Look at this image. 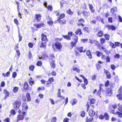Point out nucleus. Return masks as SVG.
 Here are the masks:
<instances>
[{
	"mask_svg": "<svg viewBox=\"0 0 122 122\" xmlns=\"http://www.w3.org/2000/svg\"><path fill=\"white\" fill-rule=\"evenodd\" d=\"M62 36L65 39L68 40H70L71 39V38L67 35H62Z\"/></svg>",
	"mask_w": 122,
	"mask_h": 122,
	"instance_id": "nucleus-32",
	"label": "nucleus"
},
{
	"mask_svg": "<svg viewBox=\"0 0 122 122\" xmlns=\"http://www.w3.org/2000/svg\"><path fill=\"white\" fill-rule=\"evenodd\" d=\"M112 90L110 88L108 89L106 92V95L107 96H111L112 95Z\"/></svg>",
	"mask_w": 122,
	"mask_h": 122,
	"instance_id": "nucleus-4",
	"label": "nucleus"
},
{
	"mask_svg": "<svg viewBox=\"0 0 122 122\" xmlns=\"http://www.w3.org/2000/svg\"><path fill=\"white\" fill-rule=\"evenodd\" d=\"M105 41V39L103 38H101L100 39V42L101 44H103Z\"/></svg>",
	"mask_w": 122,
	"mask_h": 122,
	"instance_id": "nucleus-45",
	"label": "nucleus"
},
{
	"mask_svg": "<svg viewBox=\"0 0 122 122\" xmlns=\"http://www.w3.org/2000/svg\"><path fill=\"white\" fill-rule=\"evenodd\" d=\"M89 8L91 10V12L93 13L94 12L95 10L93 9V7L92 4H88Z\"/></svg>",
	"mask_w": 122,
	"mask_h": 122,
	"instance_id": "nucleus-16",
	"label": "nucleus"
},
{
	"mask_svg": "<svg viewBox=\"0 0 122 122\" xmlns=\"http://www.w3.org/2000/svg\"><path fill=\"white\" fill-rule=\"evenodd\" d=\"M41 40L42 41L47 42L48 39H47L46 35L42 34L41 35Z\"/></svg>",
	"mask_w": 122,
	"mask_h": 122,
	"instance_id": "nucleus-6",
	"label": "nucleus"
},
{
	"mask_svg": "<svg viewBox=\"0 0 122 122\" xmlns=\"http://www.w3.org/2000/svg\"><path fill=\"white\" fill-rule=\"evenodd\" d=\"M55 13H56V15L57 16H59L60 15V13L57 11H54Z\"/></svg>",
	"mask_w": 122,
	"mask_h": 122,
	"instance_id": "nucleus-62",
	"label": "nucleus"
},
{
	"mask_svg": "<svg viewBox=\"0 0 122 122\" xmlns=\"http://www.w3.org/2000/svg\"><path fill=\"white\" fill-rule=\"evenodd\" d=\"M109 84V81L108 80H107L105 82V86H108Z\"/></svg>",
	"mask_w": 122,
	"mask_h": 122,
	"instance_id": "nucleus-63",
	"label": "nucleus"
},
{
	"mask_svg": "<svg viewBox=\"0 0 122 122\" xmlns=\"http://www.w3.org/2000/svg\"><path fill=\"white\" fill-rule=\"evenodd\" d=\"M26 96L27 98V100L30 101L31 100V98L30 93L27 92L26 94Z\"/></svg>",
	"mask_w": 122,
	"mask_h": 122,
	"instance_id": "nucleus-31",
	"label": "nucleus"
},
{
	"mask_svg": "<svg viewBox=\"0 0 122 122\" xmlns=\"http://www.w3.org/2000/svg\"><path fill=\"white\" fill-rule=\"evenodd\" d=\"M28 57L30 59H31L32 57V55L30 51H29L28 54Z\"/></svg>",
	"mask_w": 122,
	"mask_h": 122,
	"instance_id": "nucleus-61",
	"label": "nucleus"
},
{
	"mask_svg": "<svg viewBox=\"0 0 122 122\" xmlns=\"http://www.w3.org/2000/svg\"><path fill=\"white\" fill-rule=\"evenodd\" d=\"M73 34H74L72 32L69 31L68 33V36L70 37L72 36Z\"/></svg>",
	"mask_w": 122,
	"mask_h": 122,
	"instance_id": "nucleus-58",
	"label": "nucleus"
},
{
	"mask_svg": "<svg viewBox=\"0 0 122 122\" xmlns=\"http://www.w3.org/2000/svg\"><path fill=\"white\" fill-rule=\"evenodd\" d=\"M46 42H39L38 45L40 47H42L44 48L46 46Z\"/></svg>",
	"mask_w": 122,
	"mask_h": 122,
	"instance_id": "nucleus-9",
	"label": "nucleus"
},
{
	"mask_svg": "<svg viewBox=\"0 0 122 122\" xmlns=\"http://www.w3.org/2000/svg\"><path fill=\"white\" fill-rule=\"evenodd\" d=\"M78 39V37L76 35L75 36L73 37V40L74 42H73L72 41H71V46L72 47L74 46H76V44L77 41Z\"/></svg>",
	"mask_w": 122,
	"mask_h": 122,
	"instance_id": "nucleus-3",
	"label": "nucleus"
},
{
	"mask_svg": "<svg viewBox=\"0 0 122 122\" xmlns=\"http://www.w3.org/2000/svg\"><path fill=\"white\" fill-rule=\"evenodd\" d=\"M84 80V82L85 85H87L88 84V81L87 79L85 78L83 79Z\"/></svg>",
	"mask_w": 122,
	"mask_h": 122,
	"instance_id": "nucleus-49",
	"label": "nucleus"
},
{
	"mask_svg": "<svg viewBox=\"0 0 122 122\" xmlns=\"http://www.w3.org/2000/svg\"><path fill=\"white\" fill-rule=\"evenodd\" d=\"M83 30L84 31H86L87 32L89 33L90 31V30L89 28L87 27H85L83 28Z\"/></svg>",
	"mask_w": 122,
	"mask_h": 122,
	"instance_id": "nucleus-28",
	"label": "nucleus"
},
{
	"mask_svg": "<svg viewBox=\"0 0 122 122\" xmlns=\"http://www.w3.org/2000/svg\"><path fill=\"white\" fill-rule=\"evenodd\" d=\"M111 69L114 71L116 68V67L114 65H112L111 66Z\"/></svg>",
	"mask_w": 122,
	"mask_h": 122,
	"instance_id": "nucleus-55",
	"label": "nucleus"
},
{
	"mask_svg": "<svg viewBox=\"0 0 122 122\" xmlns=\"http://www.w3.org/2000/svg\"><path fill=\"white\" fill-rule=\"evenodd\" d=\"M57 118L55 117H53L52 118V120L51 122H56Z\"/></svg>",
	"mask_w": 122,
	"mask_h": 122,
	"instance_id": "nucleus-48",
	"label": "nucleus"
},
{
	"mask_svg": "<svg viewBox=\"0 0 122 122\" xmlns=\"http://www.w3.org/2000/svg\"><path fill=\"white\" fill-rule=\"evenodd\" d=\"M67 14L71 15H72L73 14V12L71 11V10L70 9H69L68 10H67Z\"/></svg>",
	"mask_w": 122,
	"mask_h": 122,
	"instance_id": "nucleus-39",
	"label": "nucleus"
},
{
	"mask_svg": "<svg viewBox=\"0 0 122 122\" xmlns=\"http://www.w3.org/2000/svg\"><path fill=\"white\" fill-rule=\"evenodd\" d=\"M106 62H110V57L108 56L106 57Z\"/></svg>",
	"mask_w": 122,
	"mask_h": 122,
	"instance_id": "nucleus-44",
	"label": "nucleus"
},
{
	"mask_svg": "<svg viewBox=\"0 0 122 122\" xmlns=\"http://www.w3.org/2000/svg\"><path fill=\"white\" fill-rule=\"evenodd\" d=\"M111 12L113 14L117 11V8L116 7H114L112 8L110 10Z\"/></svg>",
	"mask_w": 122,
	"mask_h": 122,
	"instance_id": "nucleus-23",
	"label": "nucleus"
},
{
	"mask_svg": "<svg viewBox=\"0 0 122 122\" xmlns=\"http://www.w3.org/2000/svg\"><path fill=\"white\" fill-rule=\"evenodd\" d=\"M41 17V15L40 14L35 15V18L38 22L40 21Z\"/></svg>",
	"mask_w": 122,
	"mask_h": 122,
	"instance_id": "nucleus-10",
	"label": "nucleus"
},
{
	"mask_svg": "<svg viewBox=\"0 0 122 122\" xmlns=\"http://www.w3.org/2000/svg\"><path fill=\"white\" fill-rule=\"evenodd\" d=\"M77 21L78 22H81L83 23H84L85 22V20L83 18H81L80 19L78 20H77Z\"/></svg>",
	"mask_w": 122,
	"mask_h": 122,
	"instance_id": "nucleus-43",
	"label": "nucleus"
},
{
	"mask_svg": "<svg viewBox=\"0 0 122 122\" xmlns=\"http://www.w3.org/2000/svg\"><path fill=\"white\" fill-rule=\"evenodd\" d=\"M28 46L30 48H32L33 46V44L31 43H29L28 44Z\"/></svg>",
	"mask_w": 122,
	"mask_h": 122,
	"instance_id": "nucleus-59",
	"label": "nucleus"
},
{
	"mask_svg": "<svg viewBox=\"0 0 122 122\" xmlns=\"http://www.w3.org/2000/svg\"><path fill=\"white\" fill-rule=\"evenodd\" d=\"M21 103L18 101H15L14 103L13 104V108L15 109H18L20 106Z\"/></svg>",
	"mask_w": 122,
	"mask_h": 122,
	"instance_id": "nucleus-2",
	"label": "nucleus"
},
{
	"mask_svg": "<svg viewBox=\"0 0 122 122\" xmlns=\"http://www.w3.org/2000/svg\"><path fill=\"white\" fill-rule=\"evenodd\" d=\"M73 69L74 71H76L77 72L79 73L80 72V70L77 68L75 67L74 66L71 69V71H72V70Z\"/></svg>",
	"mask_w": 122,
	"mask_h": 122,
	"instance_id": "nucleus-19",
	"label": "nucleus"
},
{
	"mask_svg": "<svg viewBox=\"0 0 122 122\" xmlns=\"http://www.w3.org/2000/svg\"><path fill=\"white\" fill-rule=\"evenodd\" d=\"M89 115L91 117L93 116L95 114V112L92 110H90L89 112Z\"/></svg>",
	"mask_w": 122,
	"mask_h": 122,
	"instance_id": "nucleus-18",
	"label": "nucleus"
},
{
	"mask_svg": "<svg viewBox=\"0 0 122 122\" xmlns=\"http://www.w3.org/2000/svg\"><path fill=\"white\" fill-rule=\"evenodd\" d=\"M117 96L118 99L120 100H121L122 99V96L120 94H117Z\"/></svg>",
	"mask_w": 122,
	"mask_h": 122,
	"instance_id": "nucleus-50",
	"label": "nucleus"
},
{
	"mask_svg": "<svg viewBox=\"0 0 122 122\" xmlns=\"http://www.w3.org/2000/svg\"><path fill=\"white\" fill-rule=\"evenodd\" d=\"M34 25L37 28H40L43 26L44 24L43 23H41L39 24H34Z\"/></svg>",
	"mask_w": 122,
	"mask_h": 122,
	"instance_id": "nucleus-12",
	"label": "nucleus"
},
{
	"mask_svg": "<svg viewBox=\"0 0 122 122\" xmlns=\"http://www.w3.org/2000/svg\"><path fill=\"white\" fill-rule=\"evenodd\" d=\"M48 10H50V11H52L53 9L52 6L50 5H48L46 7Z\"/></svg>",
	"mask_w": 122,
	"mask_h": 122,
	"instance_id": "nucleus-46",
	"label": "nucleus"
},
{
	"mask_svg": "<svg viewBox=\"0 0 122 122\" xmlns=\"http://www.w3.org/2000/svg\"><path fill=\"white\" fill-rule=\"evenodd\" d=\"M57 97H58L61 98L62 99H64V97L62 96L61 95V89H59L58 90Z\"/></svg>",
	"mask_w": 122,
	"mask_h": 122,
	"instance_id": "nucleus-8",
	"label": "nucleus"
},
{
	"mask_svg": "<svg viewBox=\"0 0 122 122\" xmlns=\"http://www.w3.org/2000/svg\"><path fill=\"white\" fill-rule=\"evenodd\" d=\"M81 30L80 29H78L76 31L75 33L76 35L79 34V36H81V35L82 34Z\"/></svg>",
	"mask_w": 122,
	"mask_h": 122,
	"instance_id": "nucleus-14",
	"label": "nucleus"
},
{
	"mask_svg": "<svg viewBox=\"0 0 122 122\" xmlns=\"http://www.w3.org/2000/svg\"><path fill=\"white\" fill-rule=\"evenodd\" d=\"M120 56L119 54H116V55L114 56V57L116 58L119 59L120 58Z\"/></svg>",
	"mask_w": 122,
	"mask_h": 122,
	"instance_id": "nucleus-64",
	"label": "nucleus"
},
{
	"mask_svg": "<svg viewBox=\"0 0 122 122\" xmlns=\"http://www.w3.org/2000/svg\"><path fill=\"white\" fill-rule=\"evenodd\" d=\"M89 41L90 43L92 44H94L96 45L98 44V42L96 40L90 39Z\"/></svg>",
	"mask_w": 122,
	"mask_h": 122,
	"instance_id": "nucleus-13",
	"label": "nucleus"
},
{
	"mask_svg": "<svg viewBox=\"0 0 122 122\" xmlns=\"http://www.w3.org/2000/svg\"><path fill=\"white\" fill-rule=\"evenodd\" d=\"M77 100L75 99H74L71 100V104L73 106L76 104L77 102Z\"/></svg>",
	"mask_w": 122,
	"mask_h": 122,
	"instance_id": "nucleus-20",
	"label": "nucleus"
},
{
	"mask_svg": "<svg viewBox=\"0 0 122 122\" xmlns=\"http://www.w3.org/2000/svg\"><path fill=\"white\" fill-rule=\"evenodd\" d=\"M83 47H79L78 48V51H79L81 53L82 52H83Z\"/></svg>",
	"mask_w": 122,
	"mask_h": 122,
	"instance_id": "nucleus-42",
	"label": "nucleus"
},
{
	"mask_svg": "<svg viewBox=\"0 0 122 122\" xmlns=\"http://www.w3.org/2000/svg\"><path fill=\"white\" fill-rule=\"evenodd\" d=\"M86 114L85 112L84 111H82L81 112V116L82 117H84Z\"/></svg>",
	"mask_w": 122,
	"mask_h": 122,
	"instance_id": "nucleus-51",
	"label": "nucleus"
},
{
	"mask_svg": "<svg viewBox=\"0 0 122 122\" xmlns=\"http://www.w3.org/2000/svg\"><path fill=\"white\" fill-rule=\"evenodd\" d=\"M108 21L110 23H112V18L111 17H109L108 18Z\"/></svg>",
	"mask_w": 122,
	"mask_h": 122,
	"instance_id": "nucleus-60",
	"label": "nucleus"
},
{
	"mask_svg": "<svg viewBox=\"0 0 122 122\" xmlns=\"http://www.w3.org/2000/svg\"><path fill=\"white\" fill-rule=\"evenodd\" d=\"M95 100L94 98L92 99L90 101V103L92 104H93L95 102Z\"/></svg>",
	"mask_w": 122,
	"mask_h": 122,
	"instance_id": "nucleus-54",
	"label": "nucleus"
},
{
	"mask_svg": "<svg viewBox=\"0 0 122 122\" xmlns=\"http://www.w3.org/2000/svg\"><path fill=\"white\" fill-rule=\"evenodd\" d=\"M106 74L107 76V77L108 79H110L111 78V75L109 72L107 71L106 72Z\"/></svg>",
	"mask_w": 122,
	"mask_h": 122,
	"instance_id": "nucleus-29",
	"label": "nucleus"
},
{
	"mask_svg": "<svg viewBox=\"0 0 122 122\" xmlns=\"http://www.w3.org/2000/svg\"><path fill=\"white\" fill-rule=\"evenodd\" d=\"M117 105L118 106V110L120 112H122V104L120 105V103H118Z\"/></svg>",
	"mask_w": 122,
	"mask_h": 122,
	"instance_id": "nucleus-27",
	"label": "nucleus"
},
{
	"mask_svg": "<svg viewBox=\"0 0 122 122\" xmlns=\"http://www.w3.org/2000/svg\"><path fill=\"white\" fill-rule=\"evenodd\" d=\"M96 54L97 56L99 57L102 54V53L98 51H97L96 52Z\"/></svg>",
	"mask_w": 122,
	"mask_h": 122,
	"instance_id": "nucleus-41",
	"label": "nucleus"
},
{
	"mask_svg": "<svg viewBox=\"0 0 122 122\" xmlns=\"http://www.w3.org/2000/svg\"><path fill=\"white\" fill-rule=\"evenodd\" d=\"M106 27L109 30L111 29L112 30H115L116 29L115 27L113 25H106Z\"/></svg>",
	"mask_w": 122,
	"mask_h": 122,
	"instance_id": "nucleus-7",
	"label": "nucleus"
},
{
	"mask_svg": "<svg viewBox=\"0 0 122 122\" xmlns=\"http://www.w3.org/2000/svg\"><path fill=\"white\" fill-rule=\"evenodd\" d=\"M104 37L108 41L109 40L110 36L109 34H104Z\"/></svg>",
	"mask_w": 122,
	"mask_h": 122,
	"instance_id": "nucleus-34",
	"label": "nucleus"
},
{
	"mask_svg": "<svg viewBox=\"0 0 122 122\" xmlns=\"http://www.w3.org/2000/svg\"><path fill=\"white\" fill-rule=\"evenodd\" d=\"M17 76V73L16 72H14L12 75V77L14 78H15Z\"/></svg>",
	"mask_w": 122,
	"mask_h": 122,
	"instance_id": "nucleus-56",
	"label": "nucleus"
},
{
	"mask_svg": "<svg viewBox=\"0 0 122 122\" xmlns=\"http://www.w3.org/2000/svg\"><path fill=\"white\" fill-rule=\"evenodd\" d=\"M104 117H105V119L107 120H108L109 119V117L108 113L107 112H105L104 113Z\"/></svg>",
	"mask_w": 122,
	"mask_h": 122,
	"instance_id": "nucleus-26",
	"label": "nucleus"
},
{
	"mask_svg": "<svg viewBox=\"0 0 122 122\" xmlns=\"http://www.w3.org/2000/svg\"><path fill=\"white\" fill-rule=\"evenodd\" d=\"M28 106L26 105L23 106L22 112H25L28 109Z\"/></svg>",
	"mask_w": 122,
	"mask_h": 122,
	"instance_id": "nucleus-25",
	"label": "nucleus"
},
{
	"mask_svg": "<svg viewBox=\"0 0 122 122\" xmlns=\"http://www.w3.org/2000/svg\"><path fill=\"white\" fill-rule=\"evenodd\" d=\"M29 83L31 86L34 84V82L31 78H30V79L29 81Z\"/></svg>",
	"mask_w": 122,
	"mask_h": 122,
	"instance_id": "nucleus-30",
	"label": "nucleus"
},
{
	"mask_svg": "<svg viewBox=\"0 0 122 122\" xmlns=\"http://www.w3.org/2000/svg\"><path fill=\"white\" fill-rule=\"evenodd\" d=\"M86 55L90 59H91L92 58L91 53L90 51L89 50L87 51Z\"/></svg>",
	"mask_w": 122,
	"mask_h": 122,
	"instance_id": "nucleus-17",
	"label": "nucleus"
},
{
	"mask_svg": "<svg viewBox=\"0 0 122 122\" xmlns=\"http://www.w3.org/2000/svg\"><path fill=\"white\" fill-rule=\"evenodd\" d=\"M18 112L19 115L17 116V119L18 120H23L25 116L26 112H23L22 113L20 109H19Z\"/></svg>",
	"mask_w": 122,
	"mask_h": 122,
	"instance_id": "nucleus-1",
	"label": "nucleus"
},
{
	"mask_svg": "<svg viewBox=\"0 0 122 122\" xmlns=\"http://www.w3.org/2000/svg\"><path fill=\"white\" fill-rule=\"evenodd\" d=\"M54 62L53 61H52L51 64V67L54 68L55 67V64L54 63Z\"/></svg>",
	"mask_w": 122,
	"mask_h": 122,
	"instance_id": "nucleus-38",
	"label": "nucleus"
},
{
	"mask_svg": "<svg viewBox=\"0 0 122 122\" xmlns=\"http://www.w3.org/2000/svg\"><path fill=\"white\" fill-rule=\"evenodd\" d=\"M34 67L33 65H31L29 67V69L31 71H33L34 69Z\"/></svg>",
	"mask_w": 122,
	"mask_h": 122,
	"instance_id": "nucleus-52",
	"label": "nucleus"
},
{
	"mask_svg": "<svg viewBox=\"0 0 122 122\" xmlns=\"http://www.w3.org/2000/svg\"><path fill=\"white\" fill-rule=\"evenodd\" d=\"M65 16V15L64 14H61L58 18V19L57 20H61V19L64 18Z\"/></svg>",
	"mask_w": 122,
	"mask_h": 122,
	"instance_id": "nucleus-33",
	"label": "nucleus"
},
{
	"mask_svg": "<svg viewBox=\"0 0 122 122\" xmlns=\"http://www.w3.org/2000/svg\"><path fill=\"white\" fill-rule=\"evenodd\" d=\"M110 46L113 48H115L116 47V46L115 44L112 43L111 42H110Z\"/></svg>",
	"mask_w": 122,
	"mask_h": 122,
	"instance_id": "nucleus-40",
	"label": "nucleus"
},
{
	"mask_svg": "<svg viewBox=\"0 0 122 122\" xmlns=\"http://www.w3.org/2000/svg\"><path fill=\"white\" fill-rule=\"evenodd\" d=\"M55 46L56 48L58 50L60 49L62 47V45L60 43L57 42L55 44Z\"/></svg>",
	"mask_w": 122,
	"mask_h": 122,
	"instance_id": "nucleus-5",
	"label": "nucleus"
},
{
	"mask_svg": "<svg viewBox=\"0 0 122 122\" xmlns=\"http://www.w3.org/2000/svg\"><path fill=\"white\" fill-rule=\"evenodd\" d=\"M97 36L99 37H101L103 35V32L102 30H99L97 34Z\"/></svg>",
	"mask_w": 122,
	"mask_h": 122,
	"instance_id": "nucleus-21",
	"label": "nucleus"
},
{
	"mask_svg": "<svg viewBox=\"0 0 122 122\" xmlns=\"http://www.w3.org/2000/svg\"><path fill=\"white\" fill-rule=\"evenodd\" d=\"M11 113L12 115H14L16 114L15 111L13 109L11 111Z\"/></svg>",
	"mask_w": 122,
	"mask_h": 122,
	"instance_id": "nucleus-57",
	"label": "nucleus"
},
{
	"mask_svg": "<svg viewBox=\"0 0 122 122\" xmlns=\"http://www.w3.org/2000/svg\"><path fill=\"white\" fill-rule=\"evenodd\" d=\"M24 88L26 90H28L29 89V86L27 82H25L24 84Z\"/></svg>",
	"mask_w": 122,
	"mask_h": 122,
	"instance_id": "nucleus-22",
	"label": "nucleus"
},
{
	"mask_svg": "<svg viewBox=\"0 0 122 122\" xmlns=\"http://www.w3.org/2000/svg\"><path fill=\"white\" fill-rule=\"evenodd\" d=\"M36 64L38 66H40L42 65V63L41 61H38L37 62Z\"/></svg>",
	"mask_w": 122,
	"mask_h": 122,
	"instance_id": "nucleus-53",
	"label": "nucleus"
},
{
	"mask_svg": "<svg viewBox=\"0 0 122 122\" xmlns=\"http://www.w3.org/2000/svg\"><path fill=\"white\" fill-rule=\"evenodd\" d=\"M4 93L6 95V96L5 97V99H6L8 97L9 95V93L5 89L4 90Z\"/></svg>",
	"mask_w": 122,
	"mask_h": 122,
	"instance_id": "nucleus-24",
	"label": "nucleus"
},
{
	"mask_svg": "<svg viewBox=\"0 0 122 122\" xmlns=\"http://www.w3.org/2000/svg\"><path fill=\"white\" fill-rule=\"evenodd\" d=\"M83 16L87 17L90 15V13L89 12H87L84 10L82 11L81 12Z\"/></svg>",
	"mask_w": 122,
	"mask_h": 122,
	"instance_id": "nucleus-11",
	"label": "nucleus"
},
{
	"mask_svg": "<svg viewBox=\"0 0 122 122\" xmlns=\"http://www.w3.org/2000/svg\"><path fill=\"white\" fill-rule=\"evenodd\" d=\"M116 115H118L120 118H121L122 117V113L119 112H117L116 113Z\"/></svg>",
	"mask_w": 122,
	"mask_h": 122,
	"instance_id": "nucleus-36",
	"label": "nucleus"
},
{
	"mask_svg": "<svg viewBox=\"0 0 122 122\" xmlns=\"http://www.w3.org/2000/svg\"><path fill=\"white\" fill-rule=\"evenodd\" d=\"M54 81V80L53 79V78L51 77L49 78L48 79V83H47V84L51 83V82H53Z\"/></svg>",
	"mask_w": 122,
	"mask_h": 122,
	"instance_id": "nucleus-35",
	"label": "nucleus"
},
{
	"mask_svg": "<svg viewBox=\"0 0 122 122\" xmlns=\"http://www.w3.org/2000/svg\"><path fill=\"white\" fill-rule=\"evenodd\" d=\"M47 23L50 25H51L53 23V22L52 21V19H50L47 21Z\"/></svg>",
	"mask_w": 122,
	"mask_h": 122,
	"instance_id": "nucleus-47",
	"label": "nucleus"
},
{
	"mask_svg": "<svg viewBox=\"0 0 122 122\" xmlns=\"http://www.w3.org/2000/svg\"><path fill=\"white\" fill-rule=\"evenodd\" d=\"M57 21L59 22V23L62 25H65L66 24V20L65 19H63L62 20H57Z\"/></svg>",
	"mask_w": 122,
	"mask_h": 122,
	"instance_id": "nucleus-15",
	"label": "nucleus"
},
{
	"mask_svg": "<svg viewBox=\"0 0 122 122\" xmlns=\"http://www.w3.org/2000/svg\"><path fill=\"white\" fill-rule=\"evenodd\" d=\"M18 90V88L17 87H14L13 91L15 93L17 92Z\"/></svg>",
	"mask_w": 122,
	"mask_h": 122,
	"instance_id": "nucleus-37",
	"label": "nucleus"
}]
</instances>
